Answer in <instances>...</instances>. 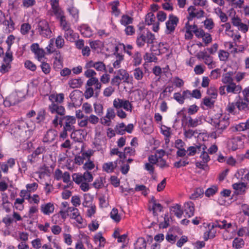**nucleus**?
I'll return each mask as SVG.
<instances>
[{
	"mask_svg": "<svg viewBox=\"0 0 249 249\" xmlns=\"http://www.w3.org/2000/svg\"><path fill=\"white\" fill-rule=\"evenodd\" d=\"M38 212V207L37 205H33L29 207L28 215L30 217L34 216L35 213Z\"/></svg>",
	"mask_w": 249,
	"mask_h": 249,
	"instance_id": "nucleus-62",
	"label": "nucleus"
},
{
	"mask_svg": "<svg viewBox=\"0 0 249 249\" xmlns=\"http://www.w3.org/2000/svg\"><path fill=\"white\" fill-rule=\"evenodd\" d=\"M107 142V139L104 136L99 134L96 136L94 139L93 142L94 148L98 151H101L103 152L106 148Z\"/></svg>",
	"mask_w": 249,
	"mask_h": 249,
	"instance_id": "nucleus-6",
	"label": "nucleus"
},
{
	"mask_svg": "<svg viewBox=\"0 0 249 249\" xmlns=\"http://www.w3.org/2000/svg\"><path fill=\"white\" fill-rule=\"evenodd\" d=\"M94 241L95 244H98L100 247H104L106 244V239L103 236L101 232L96 234L93 237Z\"/></svg>",
	"mask_w": 249,
	"mask_h": 249,
	"instance_id": "nucleus-22",
	"label": "nucleus"
},
{
	"mask_svg": "<svg viewBox=\"0 0 249 249\" xmlns=\"http://www.w3.org/2000/svg\"><path fill=\"white\" fill-rule=\"evenodd\" d=\"M31 51L35 54V58L39 61H42L45 57V52L42 48L39 47L37 43L32 44L30 47Z\"/></svg>",
	"mask_w": 249,
	"mask_h": 249,
	"instance_id": "nucleus-5",
	"label": "nucleus"
},
{
	"mask_svg": "<svg viewBox=\"0 0 249 249\" xmlns=\"http://www.w3.org/2000/svg\"><path fill=\"white\" fill-rule=\"evenodd\" d=\"M49 109L51 113H57L61 116L64 115L65 113L64 107L56 103H51L49 106Z\"/></svg>",
	"mask_w": 249,
	"mask_h": 249,
	"instance_id": "nucleus-11",
	"label": "nucleus"
},
{
	"mask_svg": "<svg viewBox=\"0 0 249 249\" xmlns=\"http://www.w3.org/2000/svg\"><path fill=\"white\" fill-rule=\"evenodd\" d=\"M52 12L51 15L54 16L56 18L59 20L65 17L64 12L60 7L52 9Z\"/></svg>",
	"mask_w": 249,
	"mask_h": 249,
	"instance_id": "nucleus-25",
	"label": "nucleus"
},
{
	"mask_svg": "<svg viewBox=\"0 0 249 249\" xmlns=\"http://www.w3.org/2000/svg\"><path fill=\"white\" fill-rule=\"evenodd\" d=\"M116 60L113 63L114 68H119L120 67V62L124 59V55H121L120 53H117Z\"/></svg>",
	"mask_w": 249,
	"mask_h": 249,
	"instance_id": "nucleus-60",
	"label": "nucleus"
},
{
	"mask_svg": "<svg viewBox=\"0 0 249 249\" xmlns=\"http://www.w3.org/2000/svg\"><path fill=\"white\" fill-rule=\"evenodd\" d=\"M99 226L98 222L96 220L92 221L91 223L89 224L88 228L90 231H96Z\"/></svg>",
	"mask_w": 249,
	"mask_h": 249,
	"instance_id": "nucleus-63",
	"label": "nucleus"
},
{
	"mask_svg": "<svg viewBox=\"0 0 249 249\" xmlns=\"http://www.w3.org/2000/svg\"><path fill=\"white\" fill-rule=\"evenodd\" d=\"M133 21V18H132L127 15H123L120 20V23L122 25L126 26L132 23Z\"/></svg>",
	"mask_w": 249,
	"mask_h": 249,
	"instance_id": "nucleus-31",
	"label": "nucleus"
},
{
	"mask_svg": "<svg viewBox=\"0 0 249 249\" xmlns=\"http://www.w3.org/2000/svg\"><path fill=\"white\" fill-rule=\"evenodd\" d=\"M27 200L30 204H34L38 205L40 203V198L37 194H33L32 196L30 194Z\"/></svg>",
	"mask_w": 249,
	"mask_h": 249,
	"instance_id": "nucleus-34",
	"label": "nucleus"
},
{
	"mask_svg": "<svg viewBox=\"0 0 249 249\" xmlns=\"http://www.w3.org/2000/svg\"><path fill=\"white\" fill-rule=\"evenodd\" d=\"M172 208L174 210H171L175 214L178 218H180L183 214V211L181 209V207L179 205L176 204L175 206L172 207Z\"/></svg>",
	"mask_w": 249,
	"mask_h": 249,
	"instance_id": "nucleus-41",
	"label": "nucleus"
},
{
	"mask_svg": "<svg viewBox=\"0 0 249 249\" xmlns=\"http://www.w3.org/2000/svg\"><path fill=\"white\" fill-rule=\"evenodd\" d=\"M54 205L53 203L48 202L42 204L40 211L44 215H50L54 212Z\"/></svg>",
	"mask_w": 249,
	"mask_h": 249,
	"instance_id": "nucleus-12",
	"label": "nucleus"
},
{
	"mask_svg": "<svg viewBox=\"0 0 249 249\" xmlns=\"http://www.w3.org/2000/svg\"><path fill=\"white\" fill-rule=\"evenodd\" d=\"M53 44L54 40L53 39H50L48 45L46 47L47 53L51 54L54 52L55 53L56 51H55Z\"/></svg>",
	"mask_w": 249,
	"mask_h": 249,
	"instance_id": "nucleus-47",
	"label": "nucleus"
},
{
	"mask_svg": "<svg viewBox=\"0 0 249 249\" xmlns=\"http://www.w3.org/2000/svg\"><path fill=\"white\" fill-rule=\"evenodd\" d=\"M125 124L124 123H122L117 125L115 128V131L117 134L123 135L125 133L124 129Z\"/></svg>",
	"mask_w": 249,
	"mask_h": 249,
	"instance_id": "nucleus-50",
	"label": "nucleus"
},
{
	"mask_svg": "<svg viewBox=\"0 0 249 249\" xmlns=\"http://www.w3.org/2000/svg\"><path fill=\"white\" fill-rule=\"evenodd\" d=\"M232 187L237 194L242 195L246 191V184L244 182L236 183L232 185Z\"/></svg>",
	"mask_w": 249,
	"mask_h": 249,
	"instance_id": "nucleus-23",
	"label": "nucleus"
},
{
	"mask_svg": "<svg viewBox=\"0 0 249 249\" xmlns=\"http://www.w3.org/2000/svg\"><path fill=\"white\" fill-rule=\"evenodd\" d=\"M229 123L228 121L224 119L221 120H217V124L215 129L216 131H219V133H221L223 130L227 128L229 125Z\"/></svg>",
	"mask_w": 249,
	"mask_h": 249,
	"instance_id": "nucleus-16",
	"label": "nucleus"
},
{
	"mask_svg": "<svg viewBox=\"0 0 249 249\" xmlns=\"http://www.w3.org/2000/svg\"><path fill=\"white\" fill-rule=\"evenodd\" d=\"M82 83V81L80 78L71 79L69 81L68 84L71 88L75 89L80 87Z\"/></svg>",
	"mask_w": 249,
	"mask_h": 249,
	"instance_id": "nucleus-29",
	"label": "nucleus"
},
{
	"mask_svg": "<svg viewBox=\"0 0 249 249\" xmlns=\"http://www.w3.org/2000/svg\"><path fill=\"white\" fill-rule=\"evenodd\" d=\"M142 60L141 54L138 52H136L134 55V65L135 66L139 65L141 63Z\"/></svg>",
	"mask_w": 249,
	"mask_h": 249,
	"instance_id": "nucleus-54",
	"label": "nucleus"
},
{
	"mask_svg": "<svg viewBox=\"0 0 249 249\" xmlns=\"http://www.w3.org/2000/svg\"><path fill=\"white\" fill-rule=\"evenodd\" d=\"M81 34L85 37H90L92 36L93 33L91 28L86 24H83L80 26V29Z\"/></svg>",
	"mask_w": 249,
	"mask_h": 249,
	"instance_id": "nucleus-24",
	"label": "nucleus"
},
{
	"mask_svg": "<svg viewBox=\"0 0 249 249\" xmlns=\"http://www.w3.org/2000/svg\"><path fill=\"white\" fill-rule=\"evenodd\" d=\"M38 185L36 182L28 183L26 185V189L31 194L35 192L38 188Z\"/></svg>",
	"mask_w": 249,
	"mask_h": 249,
	"instance_id": "nucleus-42",
	"label": "nucleus"
},
{
	"mask_svg": "<svg viewBox=\"0 0 249 249\" xmlns=\"http://www.w3.org/2000/svg\"><path fill=\"white\" fill-rule=\"evenodd\" d=\"M67 10L75 22H77L79 19V10L73 6H70Z\"/></svg>",
	"mask_w": 249,
	"mask_h": 249,
	"instance_id": "nucleus-21",
	"label": "nucleus"
},
{
	"mask_svg": "<svg viewBox=\"0 0 249 249\" xmlns=\"http://www.w3.org/2000/svg\"><path fill=\"white\" fill-rule=\"evenodd\" d=\"M218 191V187L215 185H213L211 187L208 188L204 192L205 195L208 197L213 196Z\"/></svg>",
	"mask_w": 249,
	"mask_h": 249,
	"instance_id": "nucleus-36",
	"label": "nucleus"
},
{
	"mask_svg": "<svg viewBox=\"0 0 249 249\" xmlns=\"http://www.w3.org/2000/svg\"><path fill=\"white\" fill-rule=\"evenodd\" d=\"M13 53L10 50L7 49V52L5 53V56L3 58V62L4 63L10 64L13 61Z\"/></svg>",
	"mask_w": 249,
	"mask_h": 249,
	"instance_id": "nucleus-43",
	"label": "nucleus"
},
{
	"mask_svg": "<svg viewBox=\"0 0 249 249\" xmlns=\"http://www.w3.org/2000/svg\"><path fill=\"white\" fill-rule=\"evenodd\" d=\"M143 73L140 68H136L134 70V76L136 79L137 80H141L143 77Z\"/></svg>",
	"mask_w": 249,
	"mask_h": 249,
	"instance_id": "nucleus-53",
	"label": "nucleus"
},
{
	"mask_svg": "<svg viewBox=\"0 0 249 249\" xmlns=\"http://www.w3.org/2000/svg\"><path fill=\"white\" fill-rule=\"evenodd\" d=\"M104 178L102 177H99L94 181L93 185L95 188H101L104 186Z\"/></svg>",
	"mask_w": 249,
	"mask_h": 249,
	"instance_id": "nucleus-51",
	"label": "nucleus"
},
{
	"mask_svg": "<svg viewBox=\"0 0 249 249\" xmlns=\"http://www.w3.org/2000/svg\"><path fill=\"white\" fill-rule=\"evenodd\" d=\"M214 227H218L220 229H226L227 227V221L225 220H224L222 221L218 222L216 221L215 223H213L212 227L211 229Z\"/></svg>",
	"mask_w": 249,
	"mask_h": 249,
	"instance_id": "nucleus-49",
	"label": "nucleus"
},
{
	"mask_svg": "<svg viewBox=\"0 0 249 249\" xmlns=\"http://www.w3.org/2000/svg\"><path fill=\"white\" fill-rule=\"evenodd\" d=\"M45 111L44 110H41L38 112L36 117V122L39 123L43 121L45 119Z\"/></svg>",
	"mask_w": 249,
	"mask_h": 249,
	"instance_id": "nucleus-59",
	"label": "nucleus"
},
{
	"mask_svg": "<svg viewBox=\"0 0 249 249\" xmlns=\"http://www.w3.org/2000/svg\"><path fill=\"white\" fill-rule=\"evenodd\" d=\"M55 55L53 61L54 67L55 69H61L63 67V58L58 51L55 52Z\"/></svg>",
	"mask_w": 249,
	"mask_h": 249,
	"instance_id": "nucleus-20",
	"label": "nucleus"
},
{
	"mask_svg": "<svg viewBox=\"0 0 249 249\" xmlns=\"http://www.w3.org/2000/svg\"><path fill=\"white\" fill-rule=\"evenodd\" d=\"M119 5L120 2L118 0L110 3V6H111V14L116 17H119L121 14V11L120 9H119Z\"/></svg>",
	"mask_w": 249,
	"mask_h": 249,
	"instance_id": "nucleus-17",
	"label": "nucleus"
},
{
	"mask_svg": "<svg viewBox=\"0 0 249 249\" xmlns=\"http://www.w3.org/2000/svg\"><path fill=\"white\" fill-rule=\"evenodd\" d=\"M186 120L187 121L186 122V125L188 126V127H195L198 125L199 120L198 119L196 118L195 119H193L190 116H186V115L183 114V120Z\"/></svg>",
	"mask_w": 249,
	"mask_h": 249,
	"instance_id": "nucleus-18",
	"label": "nucleus"
},
{
	"mask_svg": "<svg viewBox=\"0 0 249 249\" xmlns=\"http://www.w3.org/2000/svg\"><path fill=\"white\" fill-rule=\"evenodd\" d=\"M71 138L76 142H82L84 139V135L80 131H72L71 135Z\"/></svg>",
	"mask_w": 249,
	"mask_h": 249,
	"instance_id": "nucleus-26",
	"label": "nucleus"
},
{
	"mask_svg": "<svg viewBox=\"0 0 249 249\" xmlns=\"http://www.w3.org/2000/svg\"><path fill=\"white\" fill-rule=\"evenodd\" d=\"M90 155L88 153H83L81 156H77L74 158V161L73 162L78 165L83 164L85 160V158L89 159Z\"/></svg>",
	"mask_w": 249,
	"mask_h": 249,
	"instance_id": "nucleus-28",
	"label": "nucleus"
},
{
	"mask_svg": "<svg viewBox=\"0 0 249 249\" xmlns=\"http://www.w3.org/2000/svg\"><path fill=\"white\" fill-rule=\"evenodd\" d=\"M178 21L179 19L177 16L173 14L169 16V19L166 22V27L167 30L166 31L167 34H170L175 31Z\"/></svg>",
	"mask_w": 249,
	"mask_h": 249,
	"instance_id": "nucleus-4",
	"label": "nucleus"
},
{
	"mask_svg": "<svg viewBox=\"0 0 249 249\" xmlns=\"http://www.w3.org/2000/svg\"><path fill=\"white\" fill-rule=\"evenodd\" d=\"M24 66L26 69L33 71H35L36 69V65L30 60H26L24 62Z\"/></svg>",
	"mask_w": 249,
	"mask_h": 249,
	"instance_id": "nucleus-56",
	"label": "nucleus"
},
{
	"mask_svg": "<svg viewBox=\"0 0 249 249\" xmlns=\"http://www.w3.org/2000/svg\"><path fill=\"white\" fill-rule=\"evenodd\" d=\"M245 242L242 238H235L232 242V247L238 249L241 248L244 245Z\"/></svg>",
	"mask_w": 249,
	"mask_h": 249,
	"instance_id": "nucleus-38",
	"label": "nucleus"
},
{
	"mask_svg": "<svg viewBox=\"0 0 249 249\" xmlns=\"http://www.w3.org/2000/svg\"><path fill=\"white\" fill-rule=\"evenodd\" d=\"M65 121L63 127L69 132L74 131L75 129L74 124L76 123V118L74 116H66L63 118Z\"/></svg>",
	"mask_w": 249,
	"mask_h": 249,
	"instance_id": "nucleus-9",
	"label": "nucleus"
},
{
	"mask_svg": "<svg viewBox=\"0 0 249 249\" xmlns=\"http://www.w3.org/2000/svg\"><path fill=\"white\" fill-rule=\"evenodd\" d=\"M82 93L79 90H74L70 94V98L74 107L79 106L82 103Z\"/></svg>",
	"mask_w": 249,
	"mask_h": 249,
	"instance_id": "nucleus-8",
	"label": "nucleus"
},
{
	"mask_svg": "<svg viewBox=\"0 0 249 249\" xmlns=\"http://www.w3.org/2000/svg\"><path fill=\"white\" fill-rule=\"evenodd\" d=\"M58 162L60 165H62V167L65 162H67V163H73L72 160L68 158L67 154L64 153L62 154H59Z\"/></svg>",
	"mask_w": 249,
	"mask_h": 249,
	"instance_id": "nucleus-30",
	"label": "nucleus"
},
{
	"mask_svg": "<svg viewBox=\"0 0 249 249\" xmlns=\"http://www.w3.org/2000/svg\"><path fill=\"white\" fill-rule=\"evenodd\" d=\"M92 196L89 194H85L84 195V200L82 204L84 207H89L92 201Z\"/></svg>",
	"mask_w": 249,
	"mask_h": 249,
	"instance_id": "nucleus-35",
	"label": "nucleus"
},
{
	"mask_svg": "<svg viewBox=\"0 0 249 249\" xmlns=\"http://www.w3.org/2000/svg\"><path fill=\"white\" fill-rule=\"evenodd\" d=\"M54 178L56 180H63L64 182H69L71 178L70 175L68 172L64 173L59 169H56L53 174Z\"/></svg>",
	"mask_w": 249,
	"mask_h": 249,
	"instance_id": "nucleus-10",
	"label": "nucleus"
},
{
	"mask_svg": "<svg viewBox=\"0 0 249 249\" xmlns=\"http://www.w3.org/2000/svg\"><path fill=\"white\" fill-rule=\"evenodd\" d=\"M236 107L239 110L246 111L249 110V104L243 101L237 102Z\"/></svg>",
	"mask_w": 249,
	"mask_h": 249,
	"instance_id": "nucleus-45",
	"label": "nucleus"
},
{
	"mask_svg": "<svg viewBox=\"0 0 249 249\" xmlns=\"http://www.w3.org/2000/svg\"><path fill=\"white\" fill-rule=\"evenodd\" d=\"M60 26L64 31L71 28L70 24L66 21V17L59 20Z\"/></svg>",
	"mask_w": 249,
	"mask_h": 249,
	"instance_id": "nucleus-48",
	"label": "nucleus"
},
{
	"mask_svg": "<svg viewBox=\"0 0 249 249\" xmlns=\"http://www.w3.org/2000/svg\"><path fill=\"white\" fill-rule=\"evenodd\" d=\"M155 16L152 12L148 13L145 16V22L148 25H151L155 21Z\"/></svg>",
	"mask_w": 249,
	"mask_h": 249,
	"instance_id": "nucleus-37",
	"label": "nucleus"
},
{
	"mask_svg": "<svg viewBox=\"0 0 249 249\" xmlns=\"http://www.w3.org/2000/svg\"><path fill=\"white\" fill-rule=\"evenodd\" d=\"M31 29L30 24L27 23H25L21 25L20 33L23 35H26L28 34L29 31Z\"/></svg>",
	"mask_w": 249,
	"mask_h": 249,
	"instance_id": "nucleus-44",
	"label": "nucleus"
},
{
	"mask_svg": "<svg viewBox=\"0 0 249 249\" xmlns=\"http://www.w3.org/2000/svg\"><path fill=\"white\" fill-rule=\"evenodd\" d=\"M64 39L61 36H58L55 40V45L57 48H62L64 45Z\"/></svg>",
	"mask_w": 249,
	"mask_h": 249,
	"instance_id": "nucleus-58",
	"label": "nucleus"
},
{
	"mask_svg": "<svg viewBox=\"0 0 249 249\" xmlns=\"http://www.w3.org/2000/svg\"><path fill=\"white\" fill-rule=\"evenodd\" d=\"M73 180L77 184H80L84 181L91 182L93 180V177L89 172H85L83 174L81 173H74L72 175Z\"/></svg>",
	"mask_w": 249,
	"mask_h": 249,
	"instance_id": "nucleus-3",
	"label": "nucleus"
},
{
	"mask_svg": "<svg viewBox=\"0 0 249 249\" xmlns=\"http://www.w3.org/2000/svg\"><path fill=\"white\" fill-rule=\"evenodd\" d=\"M64 37L65 39L70 42H74L77 38L78 37V35L77 33H74L73 30L70 28L64 31Z\"/></svg>",
	"mask_w": 249,
	"mask_h": 249,
	"instance_id": "nucleus-15",
	"label": "nucleus"
},
{
	"mask_svg": "<svg viewBox=\"0 0 249 249\" xmlns=\"http://www.w3.org/2000/svg\"><path fill=\"white\" fill-rule=\"evenodd\" d=\"M83 167L86 171V172H89V171L94 169L95 165L92 161L88 159V160L84 164Z\"/></svg>",
	"mask_w": 249,
	"mask_h": 249,
	"instance_id": "nucleus-40",
	"label": "nucleus"
},
{
	"mask_svg": "<svg viewBox=\"0 0 249 249\" xmlns=\"http://www.w3.org/2000/svg\"><path fill=\"white\" fill-rule=\"evenodd\" d=\"M57 134V132L56 131L53 129L49 130L47 131L43 138V142L50 143L53 142L55 140Z\"/></svg>",
	"mask_w": 249,
	"mask_h": 249,
	"instance_id": "nucleus-13",
	"label": "nucleus"
},
{
	"mask_svg": "<svg viewBox=\"0 0 249 249\" xmlns=\"http://www.w3.org/2000/svg\"><path fill=\"white\" fill-rule=\"evenodd\" d=\"M22 218L20 215L17 212L14 211L12 216L7 214L2 219V222L6 226L10 225L13 222L21 221Z\"/></svg>",
	"mask_w": 249,
	"mask_h": 249,
	"instance_id": "nucleus-7",
	"label": "nucleus"
},
{
	"mask_svg": "<svg viewBox=\"0 0 249 249\" xmlns=\"http://www.w3.org/2000/svg\"><path fill=\"white\" fill-rule=\"evenodd\" d=\"M71 202L75 208L79 206L81 204L80 198L78 196H72L71 197Z\"/></svg>",
	"mask_w": 249,
	"mask_h": 249,
	"instance_id": "nucleus-64",
	"label": "nucleus"
},
{
	"mask_svg": "<svg viewBox=\"0 0 249 249\" xmlns=\"http://www.w3.org/2000/svg\"><path fill=\"white\" fill-rule=\"evenodd\" d=\"M155 39V35L149 31L146 34L140 32L136 39V44L139 47H142L145 43L148 46L149 44L153 43Z\"/></svg>",
	"mask_w": 249,
	"mask_h": 249,
	"instance_id": "nucleus-1",
	"label": "nucleus"
},
{
	"mask_svg": "<svg viewBox=\"0 0 249 249\" xmlns=\"http://www.w3.org/2000/svg\"><path fill=\"white\" fill-rule=\"evenodd\" d=\"M214 101L212 100L211 98L206 97L203 99L202 104L210 108H213L214 107Z\"/></svg>",
	"mask_w": 249,
	"mask_h": 249,
	"instance_id": "nucleus-46",
	"label": "nucleus"
},
{
	"mask_svg": "<svg viewBox=\"0 0 249 249\" xmlns=\"http://www.w3.org/2000/svg\"><path fill=\"white\" fill-rule=\"evenodd\" d=\"M36 3V0H23L21 6L25 8H28L35 5Z\"/></svg>",
	"mask_w": 249,
	"mask_h": 249,
	"instance_id": "nucleus-57",
	"label": "nucleus"
},
{
	"mask_svg": "<svg viewBox=\"0 0 249 249\" xmlns=\"http://www.w3.org/2000/svg\"><path fill=\"white\" fill-rule=\"evenodd\" d=\"M49 99L52 103L59 104L63 102L64 94L62 93L51 94L49 97Z\"/></svg>",
	"mask_w": 249,
	"mask_h": 249,
	"instance_id": "nucleus-14",
	"label": "nucleus"
},
{
	"mask_svg": "<svg viewBox=\"0 0 249 249\" xmlns=\"http://www.w3.org/2000/svg\"><path fill=\"white\" fill-rule=\"evenodd\" d=\"M27 160L30 163L34 165L39 160V158L33 152L32 154L28 156Z\"/></svg>",
	"mask_w": 249,
	"mask_h": 249,
	"instance_id": "nucleus-52",
	"label": "nucleus"
},
{
	"mask_svg": "<svg viewBox=\"0 0 249 249\" xmlns=\"http://www.w3.org/2000/svg\"><path fill=\"white\" fill-rule=\"evenodd\" d=\"M21 100L18 98V94L13 93L9 97V102L10 106H13L19 103Z\"/></svg>",
	"mask_w": 249,
	"mask_h": 249,
	"instance_id": "nucleus-39",
	"label": "nucleus"
},
{
	"mask_svg": "<svg viewBox=\"0 0 249 249\" xmlns=\"http://www.w3.org/2000/svg\"><path fill=\"white\" fill-rule=\"evenodd\" d=\"M146 247V243L144 238H139L135 244V249H145Z\"/></svg>",
	"mask_w": 249,
	"mask_h": 249,
	"instance_id": "nucleus-32",
	"label": "nucleus"
},
{
	"mask_svg": "<svg viewBox=\"0 0 249 249\" xmlns=\"http://www.w3.org/2000/svg\"><path fill=\"white\" fill-rule=\"evenodd\" d=\"M36 29L40 36L43 37H50L52 34L49 23L46 20H41L38 23Z\"/></svg>",
	"mask_w": 249,
	"mask_h": 249,
	"instance_id": "nucleus-2",
	"label": "nucleus"
},
{
	"mask_svg": "<svg viewBox=\"0 0 249 249\" xmlns=\"http://www.w3.org/2000/svg\"><path fill=\"white\" fill-rule=\"evenodd\" d=\"M68 213H71L69 214L70 217L73 219L80 214L78 209L74 207H68Z\"/></svg>",
	"mask_w": 249,
	"mask_h": 249,
	"instance_id": "nucleus-33",
	"label": "nucleus"
},
{
	"mask_svg": "<svg viewBox=\"0 0 249 249\" xmlns=\"http://www.w3.org/2000/svg\"><path fill=\"white\" fill-rule=\"evenodd\" d=\"M11 66L10 64L3 63L0 68V72L3 74L9 71Z\"/></svg>",
	"mask_w": 249,
	"mask_h": 249,
	"instance_id": "nucleus-61",
	"label": "nucleus"
},
{
	"mask_svg": "<svg viewBox=\"0 0 249 249\" xmlns=\"http://www.w3.org/2000/svg\"><path fill=\"white\" fill-rule=\"evenodd\" d=\"M110 217L116 223H119L121 219V216L118 213V210L115 208L112 209L110 213Z\"/></svg>",
	"mask_w": 249,
	"mask_h": 249,
	"instance_id": "nucleus-27",
	"label": "nucleus"
},
{
	"mask_svg": "<svg viewBox=\"0 0 249 249\" xmlns=\"http://www.w3.org/2000/svg\"><path fill=\"white\" fill-rule=\"evenodd\" d=\"M118 74L121 75L122 80H124V82H127L129 79V74L124 70L121 69L118 71Z\"/></svg>",
	"mask_w": 249,
	"mask_h": 249,
	"instance_id": "nucleus-55",
	"label": "nucleus"
},
{
	"mask_svg": "<svg viewBox=\"0 0 249 249\" xmlns=\"http://www.w3.org/2000/svg\"><path fill=\"white\" fill-rule=\"evenodd\" d=\"M184 211L186 212V214L190 217L194 214V203L189 201L184 204Z\"/></svg>",
	"mask_w": 249,
	"mask_h": 249,
	"instance_id": "nucleus-19",
	"label": "nucleus"
}]
</instances>
